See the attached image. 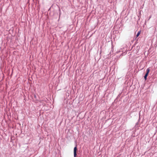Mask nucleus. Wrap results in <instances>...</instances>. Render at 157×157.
<instances>
[{
	"label": "nucleus",
	"instance_id": "7ed1b4c3",
	"mask_svg": "<svg viewBox=\"0 0 157 157\" xmlns=\"http://www.w3.org/2000/svg\"><path fill=\"white\" fill-rule=\"evenodd\" d=\"M140 33V31H139L136 35V37H138L139 36Z\"/></svg>",
	"mask_w": 157,
	"mask_h": 157
},
{
	"label": "nucleus",
	"instance_id": "f03ea898",
	"mask_svg": "<svg viewBox=\"0 0 157 157\" xmlns=\"http://www.w3.org/2000/svg\"><path fill=\"white\" fill-rule=\"evenodd\" d=\"M77 150V147L76 146L74 148V156L75 157H76V151Z\"/></svg>",
	"mask_w": 157,
	"mask_h": 157
},
{
	"label": "nucleus",
	"instance_id": "f257e3e1",
	"mask_svg": "<svg viewBox=\"0 0 157 157\" xmlns=\"http://www.w3.org/2000/svg\"><path fill=\"white\" fill-rule=\"evenodd\" d=\"M147 73L145 74V76H144V78L145 79V80H146L147 79V77L148 75V74L149 73V71H150V69L149 68H147Z\"/></svg>",
	"mask_w": 157,
	"mask_h": 157
}]
</instances>
